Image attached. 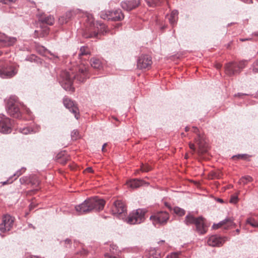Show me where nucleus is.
<instances>
[{
	"mask_svg": "<svg viewBox=\"0 0 258 258\" xmlns=\"http://www.w3.org/2000/svg\"><path fill=\"white\" fill-rule=\"evenodd\" d=\"M189 148H190L191 149H192V150H195V145H194V144L190 143V144H189Z\"/></svg>",
	"mask_w": 258,
	"mask_h": 258,
	"instance_id": "09e8293b",
	"label": "nucleus"
},
{
	"mask_svg": "<svg viewBox=\"0 0 258 258\" xmlns=\"http://www.w3.org/2000/svg\"><path fill=\"white\" fill-rule=\"evenodd\" d=\"M254 35L258 36V33H255Z\"/></svg>",
	"mask_w": 258,
	"mask_h": 258,
	"instance_id": "69168bd1",
	"label": "nucleus"
},
{
	"mask_svg": "<svg viewBox=\"0 0 258 258\" xmlns=\"http://www.w3.org/2000/svg\"><path fill=\"white\" fill-rule=\"evenodd\" d=\"M197 218H195L193 216L189 214L186 216L184 222L187 225L190 224H195L197 221Z\"/></svg>",
	"mask_w": 258,
	"mask_h": 258,
	"instance_id": "5701e85b",
	"label": "nucleus"
},
{
	"mask_svg": "<svg viewBox=\"0 0 258 258\" xmlns=\"http://www.w3.org/2000/svg\"><path fill=\"white\" fill-rule=\"evenodd\" d=\"M107 144L106 143H105L104 144V145H103L102 146V151H104V148H105V147L106 146Z\"/></svg>",
	"mask_w": 258,
	"mask_h": 258,
	"instance_id": "4d7b16f0",
	"label": "nucleus"
},
{
	"mask_svg": "<svg viewBox=\"0 0 258 258\" xmlns=\"http://www.w3.org/2000/svg\"><path fill=\"white\" fill-rule=\"evenodd\" d=\"M166 258H179V254L177 253H171L168 255Z\"/></svg>",
	"mask_w": 258,
	"mask_h": 258,
	"instance_id": "a19ab883",
	"label": "nucleus"
},
{
	"mask_svg": "<svg viewBox=\"0 0 258 258\" xmlns=\"http://www.w3.org/2000/svg\"><path fill=\"white\" fill-rule=\"evenodd\" d=\"M239 40H240V41L243 42V41H246V40H247V41H248V40H252V38H251V37H248V38H245V39H243V38H240V39H239Z\"/></svg>",
	"mask_w": 258,
	"mask_h": 258,
	"instance_id": "49530a36",
	"label": "nucleus"
},
{
	"mask_svg": "<svg viewBox=\"0 0 258 258\" xmlns=\"http://www.w3.org/2000/svg\"><path fill=\"white\" fill-rule=\"evenodd\" d=\"M38 32H39V31H38V30H35V33H38Z\"/></svg>",
	"mask_w": 258,
	"mask_h": 258,
	"instance_id": "0e129e2a",
	"label": "nucleus"
},
{
	"mask_svg": "<svg viewBox=\"0 0 258 258\" xmlns=\"http://www.w3.org/2000/svg\"><path fill=\"white\" fill-rule=\"evenodd\" d=\"M241 1L246 3H250L252 2V0H241Z\"/></svg>",
	"mask_w": 258,
	"mask_h": 258,
	"instance_id": "864d4df0",
	"label": "nucleus"
},
{
	"mask_svg": "<svg viewBox=\"0 0 258 258\" xmlns=\"http://www.w3.org/2000/svg\"><path fill=\"white\" fill-rule=\"evenodd\" d=\"M246 65V61H239L238 63L236 62V67L237 69H238V72L239 73L241 70L245 67Z\"/></svg>",
	"mask_w": 258,
	"mask_h": 258,
	"instance_id": "2f4dec72",
	"label": "nucleus"
},
{
	"mask_svg": "<svg viewBox=\"0 0 258 258\" xmlns=\"http://www.w3.org/2000/svg\"><path fill=\"white\" fill-rule=\"evenodd\" d=\"M88 77L87 69L86 67H83L79 70L78 73L77 75L70 74V73L64 71H62L60 74L59 77V82L63 88L69 91L74 92L75 88L73 87V80L75 78L80 82H83Z\"/></svg>",
	"mask_w": 258,
	"mask_h": 258,
	"instance_id": "f257e3e1",
	"label": "nucleus"
},
{
	"mask_svg": "<svg viewBox=\"0 0 258 258\" xmlns=\"http://www.w3.org/2000/svg\"><path fill=\"white\" fill-rule=\"evenodd\" d=\"M17 41L16 37H9L5 34L0 35V46L7 47L14 45Z\"/></svg>",
	"mask_w": 258,
	"mask_h": 258,
	"instance_id": "4468645a",
	"label": "nucleus"
},
{
	"mask_svg": "<svg viewBox=\"0 0 258 258\" xmlns=\"http://www.w3.org/2000/svg\"><path fill=\"white\" fill-rule=\"evenodd\" d=\"M27 177H23L20 179V181L22 184L26 183L28 181Z\"/></svg>",
	"mask_w": 258,
	"mask_h": 258,
	"instance_id": "79ce46f5",
	"label": "nucleus"
},
{
	"mask_svg": "<svg viewBox=\"0 0 258 258\" xmlns=\"http://www.w3.org/2000/svg\"><path fill=\"white\" fill-rule=\"evenodd\" d=\"M11 131V123L10 118L4 115L0 116V132L3 134H9Z\"/></svg>",
	"mask_w": 258,
	"mask_h": 258,
	"instance_id": "1a4fd4ad",
	"label": "nucleus"
},
{
	"mask_svg": "<svg viewBox=\"0 0 258 258\" xmlns=\"http://www.w3.org/2000/svg\"><path fill=\"white\" fill-rule=\"evenodd\" d=\"M39 128H40V127L39 126H37V130H34L28 127H26L20 128L19 129V131L21 133H22V134H23L24 135H27L28 134H31V133H36V132L39 131Z\"/></svg>",
	"mask_w": 258,
	"mask_h": 258,
	"instance_id": "b1692460",
	"label": "nucleus"
},
{
	"mask_svg": "<svg viewBox=\"0 0 258 258\" xmlns=\"http://www.w3.org/2000/svg\"><path fill=\"white\" fill-rule=\"evenodd\" d=\"M244 95V94L238 93L237 94H235V96L240 97L242 95Z\"/></svg>",
	"mask_w": 258,
	"mask_h": 258,
	"instance_id": "6e6d98bb",
	"label": "nucleus"
},
{
	"mask_svg": "<svg viewBox=\"0 0 258 258\" xmlns=\"http://www.w3.org/2000/svg\"><path fill=\"white\" fill-rule=\"evenodd\" d=\"M198 131V129L196 127H193V132L195 133H197Z\"/></svg>",
	"mask_w": 258,
	"mask_h": 258,
	"instance_id": "5fc2aeb1",
	"label": "nucleus"
},
{
	"mask_svg": "<svg viewBox=\"0 0 258 258\" xmlns=\"http://www.w3.org/2000/svg\"><path fill=\"white\" fill-rule=\"evenodd\" d=\"M41 21L48 25H53L54 22V18L52 16H49L44 18H42Z\"/></svg>",
	"mask_w": 258,
	"mask_h": 258,
	"instance_id": "a878e982",
	"label": "nucleus"
},
{
	"mask_svg": "<svg viewBox=\"0 0 258 258\" xmlns=\"http://www.w3.org/2000/svg\"><path fill=\"white\" fill-rule=\"evenodd\" d=\"M237 201V197L233 196L231 197L230 200V202L231 203H236Z\"/></svg>",
	"mask_w": 258,
	"mask_h": 258,
	"instance_id": "37998d69",
	"label": "nucleus"
},
{
	"mask_svg": "<svg viewBox=\"0 0 258 258\" xmlns=\"http://www.w3.org/2000/svg\"><path fill=\"white\" fill-rule=\"evenodd\" d=\"M169 219V214L164 211L159 212L150 217L153 224H164Z\"/></svg>",
	"mask_w": 258,
	"mask_h": 258,
	"instance_id": "423d86ee",
	"label": "nucleus"
},
{
	"mask_svg": "<svg viewBox=\"0 0 258 258\" xmlns=\"http://www.w3.org/2000/svg\"><path fill=\"white\" fill-rule=\"evenodd\" d=\"M151 169V167L148 165H143L141 168V170L143 172H148Z\"/></svg>",
	"mask_w": 258,
	"mask_h": 258,
	"instance_id": "58836bf2",
	"label": "nucleus"
},
{
	"mask_svg": "<svg viewBox=\"0 0 258 258\" xmlns=\"http://www.w3.org/2000/svg\"><path fill=\"white\" fill-rule=\"evenodd\" d=\"M63 102L64 106L69 109L74 114L75 118L78 119L79 117L78 114L79 109L78 107L75 105L74 102L67 97L63 98Z\"/></svg>",
	"mask_w": 258,
	"mask_h": 258,
	"instance_id": "f8f14e48",
	"label": "nucleus"
},
{
	"mask_svg": "<svg viewBox=\"0 0 258 258\" xmlns=\"http://www.w3.org/2000/svg\"><path fill=\"white\" fill-rule=\"evenodd\" d=\"M97 35V33L94 32L93 34H91L89 36H86V37H96Z\"/></svg>",
	"mask_w": 258,
	"mask_h": 258,
	"instance_id": "de8ad7c7",
	"label": "nucleus"
},
{
	"mask_svg": "<svg viewBox=\"0 0 258 258\" xmlns=\"http://www.w3.org/2000/svg\"><path fill=\"white\" fill-rule=\"evenodd\" d=\"M89 53V49L87 47L82 46L80 48L79 56L87 55Z\"/></svg>",
	"mask_w": 258,
	"mask_h": 258,
	"instance_id": "c85d7f7f",
	"label": "nucleus"
},
{
	"mask_svg": "<svg viewBox=\"0 0 258 258\" xmlns=\"http://www.w3.org/2000/svg\"><path fill=\"white\" fill-rule=\"evenodd\" d=\"M236 231L237 233H239V230L238 229H236Z\"/></svg>",
	"mask_w": 258,
	"mask_h": 258,
	"instance_id": "e2e57ef3",
	"label": "nucleus"
},
{
	"mask_svg": "<svg viewBox=\"0 0 258 258\" xmlns=\"http://www.w3.org/2000/svg\"><path fill=\"white\" fill-rule=\"evenodd\" d=\"M112 214L119 216L126 212V208L124 203L121 200H116L113 203L111 208Z\"/></svg>",
	"mask_w": 258,
	"mask_h": 258,
	"instance_id": "6e6552de",
	"label": "nucleus"
},
{
	"mask_svg": "<svg viewBox=\"0 0 258 258\" xmlns=\"http://www.w3.org/2000/svg\"><path fill=\"white\" fill-rule=\"evenodd\" d=\"M60 243L62 245H63L66 247H68L71 244V240L70 239L67 238L65 240L61 241Z\"/></svg>",
	"mask_w": 258,
	"mask_h": 258,
	"instance_id": "c9c22d12",
	"label": "nucleus"
},
{
	"mask_svg": "<svg viewBox=\"0 0 258 258\" xmlns=\"http://www.w3.org/2000/svg\"><path fill=\"white\" fill-rule=\"evenodd\" d=\"M227 238L220 237L217 235L210 236L207 240V244L211 246H221L227 240Z\"/></svg>",
	"mask_w": 258,
	"mask_h": 258,
	"instance_id": "9b49d317",
	"label": "nucleus"
},
{
	"mask_svg": "<svg viewBox=\"0 0 258 258\" xmlns=\"http://www.w3.org/2000/svg\"><path fill=\"white\" fill-rule=\"evenodd\" d=\"M14 223V218L10 215H4L2 222L0 224V231L4 232L10 231L12 228Z\"/></svg>",
	"mask_w": 258,
	"mask_h": 258,
	"instance_id": "0eeeda50",
	"label": "nucleus"
},
{
	"mask_svg": "<svg viewBox=\"0 0 258 258\" xmlns=\"http://www.w3.org/2000/svg\"><path fill=\"white\" fill-rule=\"evenodd\" d=\"M20 106L17 97L15 96H11L7 102L6 109L8 113L15 118H20L21 113Z\"/></svg>",
	"mask_w": 258,
	"mask_h": 258,
	"instance_id": "f03ea898",
	"label": "nucleus"
},
{
	"mask_svg": "<svg viewBox=\"0 0 258 258\" xmlns=\"http://www.w3.org/2000/svg\"><path fill=\"white\" fill-rule=\"evenodd\" d=\"M198 138H199V139L201 138V137L200 135L198 136Z\"/></svg>",
	"mask_w": 258,
	"mask_h": 258,
	"instance_id": "338daca9",
	"label": "nucleus"
},
{
	"mask_svg": "<svg viewBox=\"0 0 258 258\" xmlns=\"http://www.w3.org/2000/svg\"><path fill=\"white\" fill-rule=\"evenodd\" d=\"M117 247L116 246V245H114V244H110V251L113 253H114L115 252H116L117 250Z\"/></svg>",
	"mask_w": 258,
	"mask_h": 258,
	"instance_id": "4c0bfd02",
	"label": "nucleus"
},
{
	"mask_svg": "<svg viewBox=\"0 0 258 258\" xmlns=\"http://www.w3.org/2000/svg\"><path fill=\"white\" fill-rule=\"evenodd\" d=\"M78 134L79 133L77 131H73L71 134L72 138L73 140H76L78 138Z\"/></svg>",
	"mask_w": 258,
	"mask_h": 258,
	"instance_id": "ea45409f",
	"label": "nucleus"
},
{
	"mask_svg": "<svg viewBox=\"0 0 258 258\" xmlns=\"http://www.w3.org/2000/svg\"><path fill=\"white\" fill-rule=\"evenodd\" d=\"M146 1L150 6L153 7L157 5L159 3L160 0H146Z\"/></svg>",
	"mask_w": 258,
	"mask_h": 258,
	"instance_id": "72a5a7b5",
	"label": "nucleus"
},
{
	"mask_svg": "<svg viewBox=\"0 0 258 258\" xmlns=\"http://www.w3.org/2000/svg\"><path fill=\"white\" fill-rule=\"evenodd\" d=\"M215 177H216L217 178H220L221 177V176L220 173H218V174H215Z\"/></svg>",
	"mask_w": 258,
	"mask_h": 258,
	"instance_id": "3c124183",
	"label": "nucleus"
},
{
	"mask_svg": "<svg viewBox=\"0 0 258 258\" xmlns=\"http://www.w3.org/2000/svg\"><path fill=\"white\" fill-rule=\"evenodd\" d=\"M79 252L80 253L81 255H85L87 253V251L84 249H82V250H81Z\"/></svg>",
	"mask_w": 258,
	"mask_h": 258,
	"instance_id": "a18cd8bd",
	"label": "nucleus"
},
{
	"mask_svg": "<svg viewBox=\"0 0 258 258\" xmlns=\"http://www.w3.org/2000/svg\"><path fill=\"white\" fill-rule=\"evenodd\" d=\"M178 12L177 10L172 11L170 15L167 16L169 23L172 26H174L177 22L178 20Z\"/></svg>",
	"mask_w": 258,
	"mask_h": 258,
	"instance_id": "aec40b11",
	"label": "nucleus"
},
{
	"mask_svg": "<svg viewBox=\"0 0 258 258\" xmlns=\"http://www.w3.org/2000/svg\"><path fill=\"white\" fill-rule=\"evenodd\" d=\"M173 211L176 214L179 216H183L185 214V211L183 209L178 207H174Z\"/></svg>",
	"mask_w": 258,
	"mask_h": 258,
	"instance_id": "bb28decb",
	"label": "nucleus"
},
{
	"mask_svg": "<svg viewBox=\"0 0 258 258\" xmlns=\"http://www.w3.org/2000/svg\"><path fill=\"white\" fill-rule=\"evenodd\" d=\"M16 0H0V2L3 3L4 4H7L10 2H13Z\"/></svg>",
	"mask_w": 258,
	"mask_h": 258,
	"instance_id": "c03bdc74",
	"label": "nucleus"
},
{
	"mask_svg": "<svg viewBox=\"0 0 258 258\" xmlns=\"http://www.w3.org/2000/svg\"><path fill=\"white\" fill-rule=\"evenodd\" d=\"M139 4V0H131L129 1L122 2L121 6L123 9L126 11H131L137 7Z\"/></svg>",
	"mask_w": 258,
	"mask_h": 258,
	"instance_id": "f3484780",
	"label": "nucleus"
},
{
	"mask_svg": "<svg viewBox=\"0 0 258 258\" xmlns=\"http://www.w3.org/2000/svg\"><path fill=\"white\" fill-rule=\"evenodd\" d=\"M26 112L29 115H31V111L30 110V109L29 108H26Z\"/></svg>",
	"mask_w": 258,
	"mask_h": 258,
	"instance_id": "603ef678",
	"label": "nucleus"
},
{
	"mask_svg": "<svg viewBox=\"0 0 258 258\" xmlns=\"http://www.w3.org/2000/svg\"><path fill=\"white\" fill-rule=\"evenodd\" d=\"M243 156H244V155H238V157H242Z\"/></svg>",
	"mask_w": 258,
	"mask_h": 258,
	"instance_id": "680f3d73",
	"label": "nucleus"
},
{
	"mask_svg": "<svg viewBox=\"0 0 258 258\" xmlns=\"http://www.w3.org/2000/svg\"><path fill=\"white\" fill-rule=\"evenodd\" d=\"M18 72V67L15 64H5L0 67V77L2 78H11Z\"/></svg>",
	"mask_w": 258,
	"mask_h": 258,
	"instance_id": "7ed1b4c3",
	"label": "nucleus"
},
{
	"mask_svg": "<svg viewBox=\"0 0 258 258\" xmlns=\"http://www.w3.org/2000/svg\"><path fill=\"white\" fill-rule=\"evenodd\" d=\"M252 69L253 72L258 73V59L253 63Z\"/></svg>",
	"mask_w": 258,
	"mask_h": 258,
	"instance_id": "f704fd0d",
	"label": "nucleus"
},
{
	"mask_svg": "<svg viewBox=\"0 0 258 258\" xmlns=\"http://www.w3.org/2000/svg\"><path fill=\"white\" fill-rule=\"evenodd\" d=\"M221 67V64H217V65H216V68H217L218 69H220Z\"/></svg>",
	"mask_w": 258,
	"mask_h": 258,
	"instance_id": "13d9d810",
	"label": "nucleus"
},
{
	"mask_svg": "<svg viewBox=\"0 0 258 258\" xmlns=\"http://www.w3.org/2000/svg\"><path fill=\"white\" fill-rule=\"evenodd\" d=\"M26 170V168L24 167L22 168L21 169L18 170L14 174V176H16L17 177L20 176L23 172Z\"/></svg>",
	"mask_w": 258,
	"mask_h": 258,
	"instance_id": "e433bc0d",
	"label": "nucleus"
},
{
	"mask_svg": "<svg viewBox=\"0 0 258 258\" xmlns=\"http://www.w3.org/2000/svg\"><path fill=\"white\" fill-rule=\"evenodd\" d=\"M185 131H186V132H187V131L189 130L188 127H186L185 128Z\"/></svg>",
	"mask_w": 258,
	"mask_h": 258,
	"instance_id": "052dcab7",
	"label": "nucleus"
},
{
	"mask_svg": "<svg viewBox=\"0 0 258 258\" xmlns=\"http://www.w3.org/2000/svg\"><path fill=\"white\" fill-rule=\"evenodd\" d=\"M196 227V231L200 234H204L207 232V227L205 224L204 219L202 217L197 218V221L195 224Z\"/></svg>",
	"mask_w": 258,
	"mask_h": 258,
	"instance_id": "dca6fc26",
	"label": "nucleus"
},
{
	"mask_svg": "<svg viewBox=\"0 0 258 258\" xmlns=\"http://www.w3.org/2000/svg\"><path fill=\"white\" fill-rule=\"evenodd\" d=\"M145 219V211L142 209H137L130 214L126 221L130 224H140Z\"/></svg>",
	"mask_w": 258,
	"mask_h": 258,
	"instance_id": "20e7f679",
	"label": "nucleus"
},
{
	"mask_svg": "<svg viewBox=\"0 0 258 258\" xmlns=\"http://www.w3.org/2000/svg\"><path fill=\"white\" fill-rule=\"evenodd\" d=\"M90 206L92 207L91 210L99 211L103 210L105 205V201L101 199L94 198L90 199Z\"/></svg>",
	"mask_w": 258,
	"mask_h": 258,
	"instance_id": "ddd939ff",
	"label": "nucleus"
},
{
	"mask_svg": "<svg viewBox=\"0 0 258 258\" xmlns=\"http://www.w3.org/2000/svg\"><path fill=\"white\" fill-rule=\"evenodd\" d=\"M218 201L220 202V203H223V201L222 199H218Z\"/></svg>",
	"mask_w": 258,
	"mask_h": 258,
	"instance_id": "bf43d9fd",
	"label": "nucleus"
},
{
	"mask_svg": "<svg viewBox=\"0 0 258 258\" xmlns=\"http://www.w3.org/2000/svg\"><path fill=\"white\" fill-rule=\"evenodd\" d=\"M147 258H160V252L155 248H152L147 255Z\"/></svg>",
	"mask_w": 258,
	"mask_h": 258,
	"instance_id": "4be33fe9",
	"label": "nucleus"
},
{
	"mask_svg": "<svg viewBox=\"0 0 258 258\" xmlns=\"http://www.w3.org/2000/svg\"><path fill=\"white\" fill-rule=\"evenodd\" d=\"M247 223L253 227H258V222L254 219L249 218L247 220Z\"/></svg>",
	"mask_w": 258,
	"mask_h": 258,
	"instance_id": "7c9ffc66",
	"label": "nucleus"
},
{
	"mask_svg": "<svg viewBox=\"0 0 258 258\" xmlns=\"http://www.w3.org/2000/svg\"><path fill=\"white\" fill-rule=\"evenodd\" d=\"M225 221H227V220H223L217 224H214L212 226L213 228L214 229H217L220 227H222L224 226Z\"/></svg>",
	"mask_w": 258,
	"mask_h": 258,
	"instance_id": "473e14b6",
	"label": "nucleus"
},
{
	"mask_svg": "<svg viewBox=\"0 0 258 258\" xmlns=\"http://www.w3.org/2000/svg\"><path fill=\"white\" fill-rule=\"evenodd\" d=\"M49 33V28L47 27H45L42 28L41 32L39 34H38V36L44 37L48 35Z\"/></svg>",
	"mask_w": 258,
	"mask_h": 258,
	"instance_id": "c756f323",
	"label": "nucleus"
},
{
	"mask_svg": "<svg viewBox=\"0 0 258 258\" xmlns=\"http://www.w3.org/2000/svg\"><path fill=\"white\" fill-rule=\"evenodd\" d=\"M224 220H227V221H225L224 223L225 229H228L233 226H235V224L234 223V219L232 217H228L225 218Z\"/></svg>",
	"mask_w": 258,
	"mask_h": 258,
	"instance_id": "393cba45",
	"label": "nucleus"
},
{
	"mask_svg": "<svg viewBox=\"0 0 258 258\" xmlns=\"http://www.w3.org/2000/svg\"><path fill=\"white\" fill-rule=\"evenodd\" d=\"M90 199L85 200L83 203L75 207L76 210L79 214H83L89 213L91 210V207L90 206Z\"/></svg>",
	"mask_w": 258,
	"mask_h": 258,
	"instance_id": "2eb2a0df",
	"label": "nucleus"
},
{
	"mask_svg": "<svg viewBox=\"0 0 258 258\" xmlns=\"http://www.w3.org/2000/svg\"><path fill=\"white\" fill-rule=\"evenodd\" d=\"M127 186L131 188L134 189L139 187L143 185L148 183L144 181L143 180L139 179H131L126 183Z\"/></svg>",
	"mask_w": 258,
	"mask_h": 258,
	"instance_id": "a211bd4d",
	"label": "nucleus"
},
{
	"mask_svg": "<svg viewBox=\"0 0 258 258\" xmlns=\"http://www.w3.org/2000/svg\"><path fill=\"white\" fill-rule=\"evenodd\" d=\"M90 63L91 67L96 69H100L102 67L101 60L96 57H93L91 59Z\"/></svg>",
	"mask_w": 258,
	"mask_h": 258,
	"instance_id": "412c9836",
	"label": "nucleus"
},
{
	"mask_svg": "<svg viewBox=\"0 0 258 258\" xmlns=\"http://www.w3.org/2000/svg\"><path fill=\"white\" fill-rule=\"evenodd\" d=\"M86 171H87L89 172H93V169L91 167H88L86 168Z\"/></svg>",
	"mask_w": 258,
	"mask_h": 258,
	"instance_id": "8fccbe9b",
	"label": "nucleus"
},
{
	"mask_svg": "<svg viewBox=\"0 0 258 258\" xmlns=\"http://www.w3.org/2000/svg\"><path fill=\"white\" fill-rule=\"evenodd\" d=\"M152 63L151 57L148 55H141L138 60L137 67L140 69H149Z\"/></svg>",
	"mask_w": 258,
	"mask_h": 258,
	"instance_id": "9d476101",
	"label": "nucleus"
},
{
	"mask_svg": "<svg viewBox=\"0 0 258 258\" xmlns=\"http://www.w3.org/2000/svg\"><path fill=\"white\" fill-rule=\"evenodd\" d=\"M100 17L102 19L114 21L121 20L124 16L121 11L119 10L114 11H103L100 14Z\"/></svg>",
	"mask_w": 258,
	"mask_h": 258,
	"instance_id": "39448f33",
	"label": "nucleus"
},
{
	"mask_svg": "<svg viewBox=\"0 0 258 258\" xmlns=\"http://www.w3.org/2000/svg\"><path fill=\"white\" fill-rule=\"evenodd\" d=\"M251 180H252L251 177H250L249 176H244V177H242V178H241L240 179L239 182L240 184H245L247 183H248V182L251 181Z\"/></svg>",
	"mask_w": 258,
	"mask_h": 258,
	"instance_id": "cd10ccee",
	"label": "nucleus"
},
{
	"mask_svg": "<svg viewBox=\"0 0 258 258\" xmlns=\"http://www.w3.org/2000/svg\"><path fill=\"white\" fill-rule=\"evenodd\" d=\"M238 70L236 67V62H230L227 64L225 67V72L229 76L239 73Z\"/></svg>",
	"mask_w": 258,
	"mask_h": 258,
	"instance_id": "6ab92c4d",
	"label": "nucleus"
}]
</instances>
